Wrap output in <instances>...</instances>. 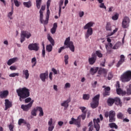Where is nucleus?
I'll return each mask as SVG.
<instances>
[{
	"mask_svg": "<svg viewBox=\"0 0 131 131\" xmlns=\"http://www.w3.org/2000/svg\"><path fill=\"white\" fill-rule=\"evenodd\" d=\"M23 76L26 79L29 78V71L28 70H24L23 71Z\"/></svg>",
	"mask_w": 131,
	"mask_h": 131,
	"instance_id": "obj_21",
	"label": "nucleus"
},
{
	"mask_svg": "<svg viewBox=\"0 0 131 131\" xmlns=\"http://www.w3.org/2000/svg\"><path fill=\"white\" fill-rule=\"evenodd\" d=\"M50 5H51V0H48L47 3V9L50 8Z\"/></svg>",
	"mask_w": 131,
	"mask_h": 131,
	"instance_id": "obj_63",
	"label": "nucleus"
},
{
	"mask_svg": "<svg viewBox=\"0 0 131 131\" xmlns=\"http://www.w3.org/2000/svg\"><path fill=\"white\" fill-rule=\"evenodd\" d=\"M17 96L19 97L20 102H22L23 100L28 98L30 96L29 89L26 88H19L16 90Z\"/></svg>",
	"mask_w": 131,
	"mask_h": 131,
	"instance_id": "obj_2",
	"label": "nucleus"
},
{
	"mask_svg": "<svg viewBox=\"0 0 131 131\" xmlns=\"http://www.w3.org/2000/svg\"><path fill=\"white\" fill-rule=\"evenodd\" d=\"M99 70L98 67L92 68L90 70V73L92 75H94L95 73H97V72Z\"/></svg>",
	"mask_w": 131,
	"mask_h": 131,
	"instance_id": "obj_28",
	"label": "nucleus"
},
{
	"mask_svg": "<svg viewBox=\"0 0 131 131\" xmlns=\"http://www.w3.org/2000/svg\"><path fill=\"white\" fill-rule=\"evenodd\" d=\"M59 6V12L58 15L60 17L61 16V12H62V9L64 7V0H60L58 3Z\"/></svg>",
	"mask_w": 131,
	"mask_h": 131,
	"instance_id": "obj_18",
	"label": "nucleus"
},
{
	"mask_svg": "<svg viewBox=\"0 0 131 131\" xmlns=\"http://www.w3.org/2000/svg\"><path fill=\"white\" fill-rule=\"evenodd\" d=\"M58 27V25L56 23H54L53 28L51 29V32L52 34H54L57 30V28Z\"/></svg>",
	"mask_w": 131,
	"mask_h": 131,
	"instance_id": "obj_27",
	"label": "nucleus"
},
{
	"mask_svg": "<svg viewBox=\"0 0 131 131\" xmlns=\"http://www.w3.org/2000/svg\"><path fill=\"white\" fill-rule=\"evenodd\" d=\"M48 125V131H53L54 128H55V125L53 123V118H51L49 119Z\"/></svg>",
	"mask_w": 131,
	"mask_h": 131,
	"instance_id": "obj_12",
	"label": "nucleus"
},
{
	"mask_svg": "<svg viewBox=\"0 0 131 131\" xmlns=\"http://www.w3.org/2000/svg\"><path fill=\"white\" fill-rule=\"evenodd\" d=\"M120 79L122 82H128L131 79V71H127L121 76Z\"/></svg>",
	"mask_w": 131,
	"mask_h": 131,
	"instance_id": "obj_4",
	"label": "nucleus"
},
{
	"mask_svg": "<svg viewBox=\"0 0 131 131\" xmlns=\"http://www.w3.org/2000/svg\"><path fill=\"white\" fill-rule=\"evenodd\" d=\"M87 31L85 33V38H89L91 35H93V28L86 29Z\"/></svg>",
	"mask_w": 131,
	"mask_h": 131,
	"instance_id": "obj_19",
	"label": "nucleus"
},
{
	"mask_svg": "<svg viewBox=\"0 0 131 131\" xmlns=\"http://www.w3.org/2000/svg\"><path fill=\"white\" fill-rule=\"evenodd\" d=\"M112 77H113V75L112 74V73H109L107 77L108 80H110L111 79H112Z\"/></svg>",
	"mask_w": 131,
	"mask_h": 131,
	"instance_id": "obj_55",
	"label": "nucleus"
},
{
	"mask_svg": "<svg viewBox=\"0 0 131 131\" xmlns=\"http://www.w3.org/2000/svg\"><path fill=\"white\" fill-rule=\"evenodd\" d=\"M50 14H51V12L50 11V9H49L48 8L47 9L46 20L45 21V24H48V22L49 21V18H50Z\"/></svg>",
	"mask_w": 131,
	"mask_h": 131,
	"instance_id": "obj_30",
	"label": "nucleus"
},
{
	"mask_svg": "<svg viewBox=\"0 0 131 131\" xmlns=\"http://www.w3.org/2000/svg\"><path fill=\"white\" fill-rule=\"evenodd\" d=\"M117 94H118V95H122V96H124V95L126 94V92L125 91H123L120 89H117Z\"/></svg>",
	"mask_w": 131,
	"mask_h": 131,
	"instance_id": "obj_33",
	"label": "nucleus"
},
{
	"mask_svg": "<svg viewBox=\"0 0 131 131\" xmlns=\"http://www.w3.org/2000/svg\"><path fill=\"white\" fill-rule=\"evenodd\" d=\"M37 111L39 112V116L41 117L43 116V110H42V107L40 106L37 107Z\"/></svg>",
	"mask_w": 131,
	"mask_h": 131,
	"instance_id": "obj_32",
	"label": "nucleus"
},
{
	"mask_svg": "<svg viewBox=\"0 0 131 131\" xmlns=\"http://www.w3.org/2000/svg\"><path fill=\"white\" fill-rule=\"evenodd\" d=\"M69 103H70V99L63 101L61 103V106L64 107V109H67L68 107L69 106Z\"/></svg>",
	"mask_w": 131,
	"mask_h": 131,
	"instance_id": "obj_20",
	"label": "nucleus"
},
{
	"mask_svg": "<svg viewBox=\"0 0 131 131\" xmlns=\"http://www.w3.org/2000/svg\"><path fill=\"white\" fill-rule=\"evenodd\" d=\"M9 128L10 131H14V130L13 129L14 128V126L12 124L9 125Z\"/></svg>",
	"mask_w": 131,
	"mask_h": 131,
	"instance_id": "obj_60",
	"label": "nucleus"
},
{
	"mask_svg": "<svg viewBox=\"0 0 131 131\" xmlns=\"http://www.w3.org/2000/svg\"><path fill=\"white\" fill-rule=\"evenodd\" d=\"M117 30H118V29L116 28L115 30H113V32L109 33L107 34V36H111L112 35H113V34H114V33H116V32H117Z\"/></svg>",
	"mask_w": 131,
	"mask_h": 131,
	"instance_id": "obj_47",
	"label": "nucleus"
},
{
	"mask_svg": "<svg viewBox=\"0 0 131 131\" xmlns=\"http://www.w3.org/2000/svg\"><path fill=\"white\" fill-rule=\"evenodd\" d=\"M99 99H100V95H97L93 98V101L91 103V106L93 109L97 108L99 105Z\"/></svg>",
	"mask_w": 131,
	"mask_h": 131,
	"instance_id": "obj_6",
	"label": "nucleus"
},
{
	"mask_svg": "<svg viewBox=\"0 0 131 131\" xmlns=\"http://www.w3.org/2000/svg\"><path fill=\"white\" fill-rule=\"evenodd\" d=\"M79 109L81 111L82 114L79 115L77 119H74V118H72L71 120L69 121L70 124H75L77 125L78 127L80 126V120L82 119L84 120L86 116V107L84 106H80Z\"/></svg>",
	"mask_w": 131,
	"mask_h": 131,
	"instance_id": "obj_1",
	"label": "nucleus"
},
{
	"mask_svg": "<svg viewBox=\"0 0 131 131\" xmlns=\"http://www.w3.org/2000/svg\"><path fill=\"white\" fill-rule=\"evenodd\" d=\"M126 94L128 96H130V95H131V90L129 88L127 89Z\"/></svg>",
	"mask_w": 131,
	"mask_h": 131,
	"instance_id": "obj_61",
	"label": "nucleus"
},
{
	"mask_svg": "<svg viewBox=\"0 0 131 131\" xmlns=\"http://www.w3.org/2000/svg\"><path fill=\"white\" fill-rule=\"evenodd\" d=\"M21 33L24 36L26 37V38H30L31 37V33L28 31H21Z\"/></svg>",
	"mask_w": 131,
	"mask_h": 131,
	"instance_id": "obj_25",
	"label": "nucleus"
},
{
	"mask_svg": "<svg viewBox=\"0 0 131 131\" xmlns=\"http://www.w3.org/2000/svg\"><path fill=\"white\" fill-rule=\"evenodd\" d=\"M36 112H37V107L32 110L31 114L32 116H36Z\"/></svg>",
	"mask_w": 131,
	"mask_h": 131,
	"instance_id": "obj_39",
	"label": "nucleus"
},
{
	"mask_svg": "<svg viewBox=\"0 0 131 131\" xmlns=\"http://www.w3.org/2000/svg\"><path fill=\"white\" fill-rule=\"evenodd\" d=\"M117 117L118 119H122L124 118V115L121 112H119L117 114Z\"/></svg>",
	"mask_w": 131,
	"mask_h": 131,
	"instance_id": "obj_34",
	"label": "nucleus"
},
{
	"mask_svg": "<svg viewBox=\"0 0 131 131\" xmlns=\"http://www.w3.org/2000/svg\"><path fill=\"white\" fill-rule=\"evenodd\" d=\"M114 99L110 98L107 100V104L108 106H112L114 104Z\"/></svg>",
	"mask_w": 131,
	"mask_h": 131,
	"instance_id": "obj_37",
	"label": "nucleus"
},
{
	"mask_svg": "<svg viewBox=\"0 0 131 131\" xmlns=\"http://www.w3.org/2000/svg\"><path fill=\"white\" fill-rule=\"evenodd\" d=\"M13 10H12L11 12H9L8 14V17L10 19V20H12L13 19Z\"/></svg>",
	"mask_w": 131,
	"mask_h": 131,
	"instance_id": "obj_49",
	"label": "nucleus"
},
{
	"mask_svg": "<svg viewBox=\"0 0 131 131\" xmlns=\"http://www.w3.org/2000/svg\"><path fill=\"white\" fill-rule=\"evenodd\" d=\"M83 100H89L90 99V95L89 94H84L83 96Z\"/></svg>",
	"mask_w": 131,
	"mask_h": 131,
	"instance_id": "obj_53",
	"label": "nucleus"
},
{
	"mask_svg": "<svg viewBox=\"0 0 131 131\" xmlns=\"http://www.w3.org/2000/svg\"><path fill=\"white\" fill-rule=\"evenodd\" d=\"M108 72V71L105 69H100L98 71V74H105V73H107Z\"/></svg>",
	"mask_w": 131,
	"mask_h": 131,
	"instance_id": "obj_35",
	"label": "nucleus"
},
{
	"mask_svg": "<svg viewBox=\"0 0 131 131\" xmlns=\"http://www.w3.org/2000/svg\"><path fill=\"white\" fill-rule=\"evenodd\" d=\"M110 87L108 86L105 88V92L103 94L104 97H106V96H109L110 94Z\"/></svg>",
	"mask_w": 131,
	"mask_h": 131,
	"instance_id": "obj_31",
	"label": "nucleus"
},
{
	"mask_svg": "<svg viewBox=\"0 0 131 131\" xmlns=\"http://www.w3.org/2000/svg\"><path fill=\"white\" fill-rule=\"evenodd\" d=\"M49 76L50 80L51 81L53 80V73L50 72Z\"/></svg>",
	"mask_w": 131,
	"mask_h": 131,
	"instance_id": "obj_62",
	"label": "nucleus"
},
{
	"mask_svg": "<svg viewBox=\"0 0 131 131\" xmlns=\"http://www.w3.org/2000/svg\"><path fill=\"white\" fill-rule=\"evenodd\" d=\"M23 5L26 8H30V7L32 6L31 1H29L28 2H24Z\"/></svg>",
	"mask_w": 131,
	"mask_h": 131,
	"instance_id": "obj_36",
	"label": "nucleus"
},
{
	"mask_svg": "<svg viewBox=\"0 0 131 131\" xmlns=\"http://www.w3.org/2000/svg\"><path fill=\"white\" fill-rule=\"evenodd\" d=\"M40 5H41V0H36V6L37 9L40 8Z\"/></svg>",
	"mask_w": 131,
	"mask_h": 131,
	"instance_id": "obj_42",
	"label": "nucleus"
},
{
	"mask_svg": "<svg viewBox=\"0 0 131 131\" xmlns=\"http://www.w3.org/2000/svg\"><path fill=\"white\" fill-rule=\"evenodd\" d=\"M94 24H95V23L93 21L88 23L84 26V29H89V28H92L91 27H93Z\"/></svg>",
	"mask_w": 131,
	"mask_h": 131,
	"instance_id": "obj_26",
	"label": "nucleus"
},
{
	"mask_svg": "<svg viewBox=\"0 0 131 131\" xmlns=\"http://www.w3.org/2000/svg\"><path fill=\"white\" fill-rule=\"evenodd\" d=\"M113 20H117L118 19V14H116L112 17Z\"/></svg>",
	"mask_w": 131,
	"mask_h": 131,
	"instance_id": "obj_56",
	"label": "nucleus"
},
{
	"mask_svg": "<svg viewBox=\"0 0 131 131\" xmlns=\"http://www.w3.org/2000/svg\"><path fill=\"white\" fill-rule=\"evenodd\" d=\"M9 96V91L7 90L0 92V98L1 99H6Z\"/></svg>",
	"mask_w": 131,
	"mask_h": 131,
	"instance_id": "obj_16",
	"label": "nucleus"
},
{
	"mask_svg": "<svg viewBox=\"0 0 131 131\" xmlns=\"http://www.w3.org/2000/svg\"><path fill=\"white\" fill-rule=\"evenodd\" d=\"M64 63L66 65H67L68 64V59H69V57H68V55H66L64 57Z\"/></svg>",
	"mask_w": 131,
	"mask_h": 131,
	"instance_id": "obj_52",
	"label": "nucleus"
},
{
	"mask_svg": "<svg viewBox=\"0 0 131 131\" xmlns=\"http://www.w3.org/2000/svg\"><path fill=\"white\" fill-rule=\"evenodd\" d=\"M39 14H40V23L42 24H45V22L46 21V20H43V12H42L41 11H39Z\"/></svg>",
	"mask_w": 131,
	"mask_h": 131,
	"instance_id": "obj_29",
	"label": "nucleus"
},
{
	"mask_svg": "<svg viewBox=\"0 0 131 131\" xmlns=\"http://www.w3.org/2000/svg\"><path fill=\"white\" fill-rule=\"evenodd\" d=\"M14 3L16 7H19L20 6V2H18L17 0H14Z\"/></svg>",
	"mask_w": 131,
	"mask_h": 131,
	"instance_id": "obj_54",
	"label": "nucleus"
},
{
	"mask_svg": "<svg viewBox=\"0 0 131 131\" xmlns=\"http://www.w3.org/2000/svg\"><path fill=\"white\" fill-rule=\"evenodd\" d=\"M116 115V113L114 111H111L109 112V122H114L115 121V116Z\"/></svg>",
	"mask_w": 131,
	"mask_h": 131,
	"instance_id": "obj_10",
	"label": "nucleus"
},
{
	"mask_svg": "<svg viewBox=\"0 0 131 131\" xmlns=\"http://www.w3.org/2000/svg\"><path fill=\"white\" fill-rule=\"evenodd\" d=\"M28 49L30 51L37 52L39 50V44L37 43H31L29 45Z\"/></svg>",
	"mask_w": 131,
	"mask_h": 131,
	"instance_id": "obj_7",
	"label": "nucleus"
},
{
	"mask_svg": "<svg viewBox=\"0 0 131 131\" xmlns=\"http://www.w3.org/2000/svg\"><path fill=\"white\" fill-rule=\"evenodd\" d=\"M64 45V46H66V47L63 46L60 47L58 49L59 54L61 53V52H62L63 50H65L66 48L68 49V48H69L71 52H74V45H73V42L70 41V37H69L66 39Z\"/></svg>",
	"mask_w": 131,
	"mask_h": 131,
	"instance_id": "obj_3",
	"label": "nucleus"
},
{
	"mask_svg": "<svg viewBox=\"0 0 131 131\" xmlns=\"http://www.w3.org/2000/svg\"><path fill=\"white\" fill-rule=\"evenodd\" d=\"M84 15V12L83 11H80L79 12V15L80 18L83 17Z\"/></svg>",
	"mask_w": 131,
	"mask_h": 131,
	"instance_id": "obj_57",
	"label": "nucleus"
},
{
	"mask_svg": "<svg viewBox=\"0 0 131 131\" xmlns=\"http://www.w3.org/2000/svg\"><path fill=\"white\" fill-rule=\"evenodd\" d=\"M95 54L96 56L97 55L99 58H102V57H103V54H102V53H101L100 51H96V53Z\"/></svg>",
	"mask_w": 131,
	"mask_h": 131,
	"instance_id": "obj_45",
	"label": "nucleus"
},
{
	"mask_svg": "<svg viewBox=\"0 0 131 131\" xmlns=\"http://www.w3.org/2000/svg\"><path fill=\"white\" fill-rule=\"evenodd\" d=\"M106 30L107 31H108L109 32H111L112 30V29L111 28V25L110 24V23H108L106 24Z\"/></svg>",
	"mask_w": 131,
	"mask_h": 131,
	"instance_id": "obj_40",
	"label": "nucleus"
},
{
	"mask_svg": "<svg viewBox=\"0 0 131 131\" xmlns=\"http://www.w3.org/2000/svg\"><path fill=\"white\" fill-rule=\"evenodd\" d=\"M93 122H90L89 124V131H93V129L94 128V127L93 126Z\"/></svg>",
	"mask_w": 131,
	"mask_h": 131,
	"instance_id": "obj_51",
	"label": "nucleus"
},
{
	"mask_svg": "<svg viewBox=\"0 0 131 131\" xmlns=\"http://www.w3.org/2000/svg\"><path fill=\"white\" fill-rule=\"evenodd\" d=\"M33 102L34 100H32L29 104H23L21 105V108L23 110V111H26L27 112L32 107V104H33Z\"/></svg>",
	"mask_w": 131,
	"mask_h": 131,
	"instance_id": "obj_8",
	"label": "nucleus"
},
{
	"mask_svg": "<svg viewBox=\"0 0 131 131\" xmlns=\"http://www.w3.org/2000/svg\"><path fill=\"white\" fill-rule=\"evenodd\" d=\"M5 110L7 111L9 108H11V107H12V102L9 100V99H5Z\"/></svg>",
	"mask_w": 131,
	"mask_h": 131,
	"instance_id": "obj_17",
	"label": "nucleus"
},
{
	"mask_svg": "<svg viewBox=\"0 0 131 131\" xmlns=\"http://www.w3.org/2000/svg\"><path fill=\"white\" fill-rule=\"evenodd\" d=\"M18 125H21V123H24V124H26L27 122L25 120H24V119H19L18 120Z\"/></svg>",
	"mask_w": 131,
	"mask_h": 131,
	"instance_id": "obj_43",
	"label": "nucleus"
},
{
	"mask_svg": "<svg viewBox=\"0 0 131 131\" xmlns=\"http://www.w3.org/2000/svg\"><path fill=\"white\" fill-rule=\"evenodd\" d=\"M16 76H19L18 73H13L9 75V77H16Z\"/></svg>",
	"mask_w": 131,
	"mask_h": 131,
	"instance_id": "obj_48",
	"label": "nucleus"
},
{
	"mask_svg": "<svg viewBox=\"0 0 131 131\" xmlns=\"http://www.w3.org/2000/svg\"><path fill=\"white\" fill-rule=\"evenodd\" d=\"M114 100L116 105L119 106V107H122V102H121L120 98L118 97H116L115 98V99H114Z\"/></svg>",
	"mask_w": 131,
	"mask_h": 131,
	"instance_id": "obj_24",
	"label": "nucleus"
},
{
	"mask_svg": "<svg viewBox=\"0 0 131 131\" xmlns=\"http://www.w3.org/2000/svg\"><path fill=\"white\" fill-rule=\"evenodd\" d=\"M47 38L48 40H49L51 45L50 44L46 46V51L47 52H48V53H50V52H52V51H53V47L55 46V41L54 40V39H53L52 36H51V35H50V34H48L47 35Z\"/></svg>",
	"mask_w": 131,
	"mask_h": 131,
	"instance_id": "obj_5",
	"label": "nucleus"
},
{
	"mask_svg": "<svg viewBox=\"0 0 131 131\" xmlns=\"http://www.w3.org/2000/svg\"><path fill=\"white\" fill-rule=\"evenodd\" d=\"M99 7H100V8H101V9H105V10H106V6L104 4V3H101Z\"/></svg>",
	"mask_w": 131,
	"mask_h": 131,
	"instance_id": "obj_59",
	"label": "nucleus"
},
{
	"mask_svg": "<svg viewBox=\"0 0 131 131\" xmlns=\"http://www.w3.org/2000/svg\"><path fill=\"white\" fill-rule=\"evenodd\" d=\"M25 103H29V102H31V98L29 97L25 99Z\"/></svg>",
	"mask_w": 131,
	"mask_h": 131,
	"instance_id": "obj_58",
	"label": "nucleus"
},
{
	"mask_svg": "<svg viewBox=\"0 0 131 131\" xmlns=\"http://www.w3.org/2000/svg\"><path fill=\"white\" fill-rule=\"evenodd\" d=\"M130 22L129 18L127 17H124L122 23V27H123V28H127V27L129 26Z\"/></svg>",
	"mask_w": 131,
	"mask_h": 131,
	"instance_id": "obj_9",
	"label": "nucleus"
},
{
	"mask_svg": "<svg viewBox=\"0 0 131 131\" xmlns=\"http://www.w3.org/2000/svg\"><path fill=\"white\" fill-rule=\"evenodd\" d=\"M120 46H121V42H118L113 47V50H117V49H118V48H119L120 47Z\"/></svg>",
	"mask_w": 131,
	"mask_h": 131,
	"instance_id": "obj_38",
	"label": "nucleus"
},
{
	"mask_svg": "<svg viewBox=\"0 0 131 131\" xmlns=\"http://www.w3.org/2000/svg\"><path fill=\"white\" fill-rule=\"evenodd\" d=\"M109 126L111 128H118V126H117V124L115 123H112L109 124Z\"/></svg>",
	"mask_w": 131,
	"mask_h": 131,
	"instance_id": "obj_41",
	"label": "nucleus"
},
{
	"mask_svg": "<svg viewBox=\"0 0 131 131\" xmlns=\"http://www.w3.org/2000/svg\"><path fill=\"white\" fill-rule=\"evenodd\" d=\"M18 59L17 57L11 58L8 61L7 64L9 66H11V65H12V64H13V63H15V62H17V61H18Z\"/></svg>",
	"mask_w": 131,
	"mask_h": 131,
	"instance_id": "obj_23",
	"label": "nucleus"
},
{
	"mask_svg": "<svg viewBox=\"0 0 131 131\" xmlns=\"http://www.w3.org/2000/svg\"><path fill=\"white\" fill-rule=\"evenodd\" d=\"M49 77V74L48 73V71L45 73H43L40 74V78L42 81L45 82L46 81V79Z\"/></svg>",
	"mask_w": 131,
	"mask_h": 131,
	"instance_id": "obj_15",
	"label": "nucleus"
},
{
	"mask_svg": "<svg viewBox=\"0 0 131 131\" xmlns=\"http://www.w3.org/2000/svg\"><path fill=\"white\" fill-rule=\"evenodd\" d=\"M71 87V84H70V83L69 82H67L64 84L63 89L64 90H67V89H70Z\"/></svg>",
	"mask_w": 131,
	"mask_h": 131,
	"instance_id": "obj_46",
	"label": "nucleus"
},
{
	"mask_svg": "<svg viewBox=\"0 0 131 131\" xmlns=\"http://www.w3.org/2000/svg\"><path fill=\"white\" fill-rule=\"evenodd\" d=\"M31 62L33 64L32 67L33 68V67L36 65V58L35 57L32 58Z\"/></svg>",
	"mask_w": 131,
	"mask_h": 131,
	"instance_id": "obj_44",
	"label": "nucleus"
},
{
	"mask_svg": "<svg viewBox=\"0 0 131 131\" xmlns=\"http://www.w3.org/2000/svg\"><path fill=\"white\" fill-rule=\"evenodd\" d=\"M68 4V0H65L64 4L63 6L62 7V9H65V7H66V6Z\"/></svg>",
	"mask_w": 131,
	"mask_h": 131,
	"instance_id": "obj_64",
	"label": "nucleus"
},
{
	"mask_svg": "<svg viewBox=\"0 0 131 131\" xmlns=\"http://www.w3.org/2000/svg\"><path fill=\"white\" fill-rule=\"evenodd\" d=\"M125 59V57H124V55H121L120 56V59L119 61H118V63L117 64V67H119L124 62V60Z\"/></svg>",
	"mask_w": 131,
	"mask_h": 131,
	"instance_id": "obj_22",
	"label": "nucleus"
},
{
	"mask_svg": "<svg viewBox=\"0 0 131 131\" xmlns=\"http://www.w3.org/2000/svg\"><path fill=\"white\" fill-rule=\"evenodd\" d=\"M113 45L111 43H107L105 44V49L106 50V54H110L112 52Z\"/></svg>",
	"mask_w": 131,
	"mask_h": 131,
	"instance_id": "obj_14",
	"label": "nucleus"
},
{
	"mask_svg": "<svg viewBox=\"0 0 131 131\" xmlns=\"http://www.w3.org/2000/svg\"><path fill=\"white\" fill-rule=\"evenodd\" d=\"M25 38L26 37L23 35V34L22 33H21V34H20V42H23V41H25Z\"/></svg>",
	"mask_w": 131,
	"mask_h": 131,
	"instance_id": "obj_50",
	"label": "nucleus"
},
{
	"mask_svg": "<svg viewBox=\"0 0 131 131\" xmlns=\"http://www.w3.org/2000/svg\"><path fill=\"white\" fill-rule=\"evenodd\" d=\"M97 60V55L95 53H93L91 55V57L89 58V62L90 65H94L96 60Z\"/></svg>",
	"mask_w": 131,
	"mask_h": 131,
	"instance_id": "obj_11",
	"label": "nucleus"
},
{
	"mask_svg": "<svg viewBox=\"0 0 131 131\" xmlns=\"http://www.w3.org/2000/svg\"><path fill=\"white\" fill-rule=\"evenodd\" d=\"M93 122L94 123V127L96 128L97 131L100 130V119L97 118L93 120Z\"/></svg>",
	"mask_w": 131,
	"mask_h": 131,
	"instance_id": "obj_13",
	"label": "nucleus"
}]
</instances>
